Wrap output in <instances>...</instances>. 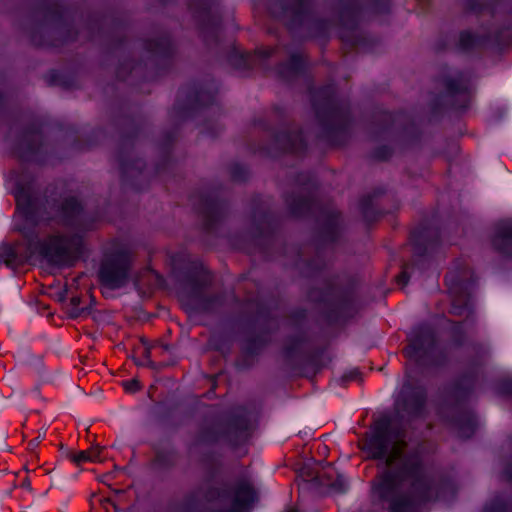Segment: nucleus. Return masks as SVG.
I'll return each instance as SVG.
<instances>
[{"mask_svg": "<svg viewBox=\"0 0 512 512\" xmlns=\"http://www.w3.org/2000/svg\"><path fill=\"white\" fill-rule=\"evenodd\" d=\"M403 446L404 442L399 434L385 432H377L366 443L370 455L390 467L374 484L373 494L387 501L392 512L411 511L409 501L399 494V486L404 478H416L413 483L416 490L427 487L426 481L420 477L416 460L402 457Z\"/></svg>", "mask_w": 512, "mask_h": 512, "instance_id": "nucleus-1", "label": "nucleus"}, {"mask_svg": "<svg viewBox=\"0 0 512 512\" xmlns=\"http://www.w3.org/2000/svg\"><path fill=\"white\" fill-rule=\"evenodd\" d=\"M15 198H16V201H17V205L18 207H22L26 204H28L29 200L28 198L26 197L25 193L21 190H17L15 192Z\"/></svg>", "mask_w": 512, "mask_h": 512, "instance_id": "nucleus-7", "label": "nucleus"}, {"mask_svg": "<svg viewBox=\"0 0 512 512\" xmlns=\"http://www.w3.org/2000/svg\"><path fill=\"white\" fill-rule=\"evenodd\" d=\"M460 43L464 48L471 46L474 43V37L471 33L465 32L460 36Z\"/></svg>", "mask_w": 512, "mask_h": 512, "instance_id": "nucleus-6", "label": "nucleus"}, {"mask_svg": "<svg viewBox=\"0 0 512 512\" xmlns=\"http://www.w3.org/2000/svg\"><path fill=\"white\" fill-rule=\"evenodd\" d=\"M71 303H72L74 306H76V305H78V303H79V299H78V298H72Z\"/></svg>", "mask_w": 512, "mask_h": 512, "instance_id": "nucleus-14", "label": "nucleus"}, {"mask_svg": "<svg viewBox=\"0 0 512 512\" xmlns=\"http://www.w3.org/2000/svg\"><path fill=\"white\" fill-rule=\"evenodd\" d=\"M219 498L228 504L227 512H246L254 500V491L247 482H243L232 493Z\"/></svg>", "mask_w": 512, "mask_h": 512, "instance_id": "nucleus-3", "label": "nucleus"}, {"mask_svg": "<svg viewBox=\"0 0 512 512\" xmlns=\"http://www.w3.org/2000/svg\"><path fill=\"white\" fill-rule=\"evenodd\" d=\"M71 317H77L79 315V311L77 309H74L70 312Z\"/></svg>", "mask_w": 512, "mask_h": 512, "instance_id": "nucleus-13", "label": "nucleus"}, {"mask_svg": "<svg viewBox=\"0 0 512 512\" xmlns=\"http://www.w3.org/2000/svg\"><path fill=\"white\" fill-rule=\"evenodd\" d=\"M406 355L409 358H416L418 354L417 344L411 343L405 350Z\"/></svg>", "mask_w": 512, "mask_h": 512, "instance_id": "nucleus-8", "label": "nucleus"}, {"mask_svg": "<svg viewBox=\"0 0 512 512\" xmlns=\"http://www.w3.org/2000/svg\"><path fill=\"white\" fill-rule=\"evenodd\" d=\"M286 512H298V510L295 508H289L286 510Z\"/></svg>", "mask_w": 512, "mask_h": 512, "instance_id": "nucleus-16", "label": "nucleus"}, {"mask_svg": "<svg viewBox=\"0 0 512 512\" xmlns=\"http://www.w3.org/2000/svg\"><path fill=\"white\" fill-rule=\"evenodd\" d=\"M72 460L76 464L101 461V448L95 446L85 451H79L72 457Z\"/></svg>", "mask_w": 512, "mask_h": 512, "instance_id": "nucleus-5", "label": "nucleus"}, {"mask_svg": "<svg viewBox=\"0 0 512 512\" xmlns=\"http://www.w3.org/2000/svg\"><path fill=\"white\" fill-rule=\"evenodd\" d=\"M124 388L129 392H134L138 389V382L136 380L127 381L124 383Z\"/></svg>", "mask_w": 512, "mask_h": 512, "instance_id": "nucleus-10", "label": "nucleus"}, {"mask_svg": "<svg viewBox=\"0 0 512 512\" xmlns=\"http://www.w3.org/2000/svg\"><path fill=\"white\" fill-rule=\"evenodd\" d=\"M81 247V236H55L48 240L42 248L45 256L49 257L53 262L64 264L79 252Z\"/></svg>", "mask_w": 512, "mask_h": 512, "instance_id": "nucleus-2", "label": "nucleus"}, {"mask_svg": "<svg viewBox=\"0 0 512 512\" xmlns=\"http://www.w3.org/2000/svg\"><path fill=\"white\" fill-rule=\"evenodd\" d=\"M29 246H32V242L29 243ZM34 254V251L32 250L31 247H29V252L25 254V257L26 258H29L31 257L32 255Z\"/></svg>", "mask_w": 512, "mask_h": 512, "instance_id": "nucleus-12", "label": "nucleus"}, {"mask_svg": "<svg viewBox=\"0 0 512 512\" xmlns=\"http://www.w3.org/2000/svg\"><path fill=\"white\" fill-rule=\"evenodd\" d=\"M408 278H409V277H408L407 273H406V272H403V273H401V274L398 276L397 281H398V283H399L400 285L405 286V285L407 284V282H408Z\"/></svg>", "mask_w": 512, "mask_h": 512, "instance_id": "nucleus-11", "label": "nucleus"}, {"mask_svg": "<svg viewBox=\"0 0 512 512\" xmlns=\"http://www.w3.org/2000/svg\"><path fill=\"white\" fill-rule=\"evenodd\" d=\"M100 276L111 288H119L125 284L128 277L127 263H105L101 267Z\"/></svg>", "mask_w": 512, "mask_h": 512, "instance_id": "nucleus-4", "label": "nucleus"}, {"mask_svg": "<svg viewBox=\"0 0 512 512\" xmlns=\"http://www.w3.org/2000/svg\"><path fill=\"white\" fill-rule=\"evenodd\" d=\"M420 494H421V495H420V497H421L422 499H427V498H428V496L425 494V492H424V491H421V492H420Z\"/></svg>", "mask_w": 512, "mask_h": 512, "instance_id": "nucleus-15", "label": "nucleus"}, {"mask_svg": "<svg viewBox=\"0 0 512 512\" xmlns=\"http://www.w3.org/2000/svg\"><path fill=\"white\" fill-rule=\"evenodd\" d=\"M499 237L504 240H512V227L502 229L499 232Z\"/></svg>", "mask_w": 512, "mask_h": 512, "instance_id": "nucleus-9", "label": "nucleus"}, {"mask_svg": "<svg viewBox=\"0 0 512 512\" xmlns=\"http://www.w3.org/2000/svg\"><path fill=\"white\" fill-rule=\"evenodd\" d=\"M16 253H20L21 250H20V247H17L16 250H15Z\"/></svg>", "mask_w": 512, "mask_h": 512, "instance_id": "nucleus-17", "label": "nucleus"}]
</instances>
